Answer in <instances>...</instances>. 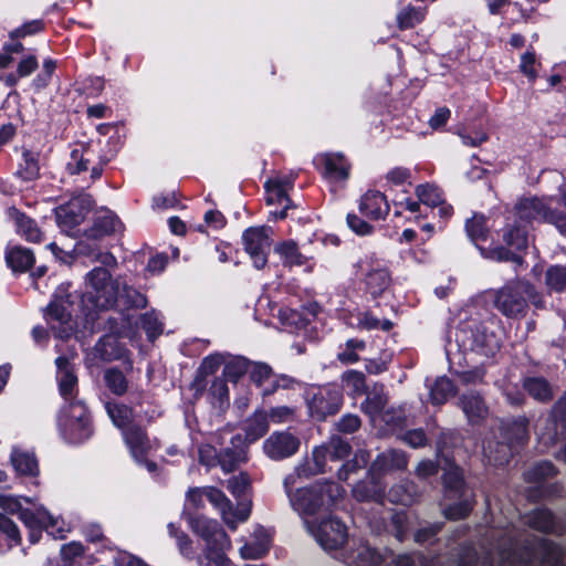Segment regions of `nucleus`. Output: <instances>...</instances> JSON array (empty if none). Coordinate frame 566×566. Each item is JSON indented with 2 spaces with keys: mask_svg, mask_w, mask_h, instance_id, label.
Segmentation results:
<instances>
[{
  "mask_svg": "<svg viewBox=\"0 0 566 566\" xmlns=\"http://www.w3.org/2000/svg\"><path fill=\"white\" fill-rule=\"evenodd\" d=\"M388 399L382 392H375L368 396L365 402L361 405V409L371 418L379 415L386 407Z\"/></svg>",
  "mask_w": 566,
  "mask_h": 566,
  "instance_id": "bf43d9fd",
  "label": "nucleus"
},
{
  "mask_svg": "<svg viewBox=\"0 0 566 566\" xmlns=\"http://www.w3.org/2000/svg\"><path fill=\"white\" fill-rule=\"evenodd\" d=\"M142 328L146 332L150 340L155 339L163 333V323L159 314L155 311L145 313L139 318Z\"/></svg>",
  "mask_w": 566,
  "mask_h": 566,
  "instance_id": "4d7b16f0",
  "label": "nucleus"
},
{
  "mask_svg": "<svg viewBox=\"0 0 566 566\" xmlns=\"http://www.w3.org/2000/svg\"><path fill=\"white\" fill-rule=\"evenodd\" d=\"M93 206V200L87 193L72 197L66 203L55 209V218L59 227L67 234H73L77 226L82 223Z\"/></svg>",
  "mask_w": 566,
  "mask_h": 566,
  "instance_id": "0eeeda50",
  "label": "nucleus"
},
{
  "mask_svg": "<svg viewBox=\"0 0 566 566\" xmlns=\"http://www.w3.org/2000/svg\"><path fill=\"white\" fill-rule=\"evenodd\" d=\"M467 232L473 241L485 240L488 228L485 227V218L483 216H473L467 221Z\"/></svg>",
  "mask_w": 566,
  "mask_h": 566,
  "instance_id": "680f3d73",
  "label": "nucleus"
},
{
  "mask_svg": "<svg viewBox=\"0 0 566 566\" xmlns=\"http://www.w3.org/2000/svg\"><path fill=\"white\" fill-rule=\"evenodd\" d=\"M57 368V382L61 396L67 401H76L77 377L74 374L71 358L67 356H59L55 359Z\"/></svg>",
  "mask_w": 566,
  "mask_h": 566,
  "instance_id": "a211bd4d",
  "label": "nucleus"
},
{
  "mask_svg": "<svg viewBox=\"0 0 566 566\" xmlns=\"http://www.w3.org/2000/svg\"><path fill=\"white\" fill-rule=\"evenodd\" d=\"M545 282L549 290L563 292L566 289V266H549L545 273Z\"/></svg>",
  "mask_w": 566,
  "mask_h": 566,
  "instance_id": "3c124183",
  "label": "nucleus"
},
{
  "mask_svg": "<svg viewBox=\"0 0 566 566\" xmlns=\"http://www.w3.org/2000/svg\"><path fill=\"white\" fill-rule=\"evenodd\" d=\"M530 419L526 416L507 417L499 420L497 431L501 439L511 444H523L530 439Z\"/></svg>",
  "mask_w": 566,
  "mask_h": 566,
  "instance_id": "dca6fc26",
  "label": "nucleus"
},
{
  "mask_svg": "<svg viewBox=\"0 0 566 566\" xmlns=\"http://www.w3.org/2000/svg\"><path fill=\"white\" fill-rule=\"evenodd\" d=\"M408 465V455L405 451L390 449L380 453L371 463L369 474L379 478L392 471H402Z\"/></svg>",
  "mask_w": 566,
  "mask_h": 566,
  "instance_id": "6ab92c4d",
  "label": "nucleus"
},
{
  "mask_svg": "<svg viewBox=\"0 0 566 566\" xmlns=\"http://www.w3.org/2000/svg\"><path fill=\"white\" fill-rule=\"evenodd\" d=\"M190 526L206 542V558L216 566H230L231 562L226 556V551L230 549L231 542L219 523L205 516H198L191 518Z\"/></svg>",
  "mask_w": 566,
  "mask_h": 566,
  "instance_id": "f03ea898",
  "label": "nucleus"
},
{
  "mask_svg": "<svg viewBox=\"0 0 566 566\" xmlns=\"http://www.w3.org/2000/svg\"><path fill=\"white\" fill-rule=\"evenodd\" d=\"M120 277L113 279L108 270L94 268L86 274L82 305L88 312L111 308L118 296Z\"/></svg>",
  "mask_w": 566,
  "mask_h": 566,
  "instance_id": "f257e3e1",
  "label": "nucleus"
},
{
  "mask_svg": "<svg viewBox=\"0 0 566 566\" xmlns=\"http://www.w3.org/2000/svg\"><path fill=\"white\" fill-rule=\"evenodd\" d=\"M7 263L13 271H27L34 262L33 253L25 248H13L7 253Z\"/></svg>",
  "mask_w": 566,
  "mask_h": 566,
  "instance_id": "58836bf2",
  "label": "nucleus"
},
{
  "mask_svg": "<svg viewBox=\"0 0 566 566\" xmlns=\"http://www.w3.org/2000/svg\"><path fill=\"white\" fill-rule=\"evenodd\" d=\"M357 566H376L380 563L381 556L368 546H360L356 553Z\"/></svg>",
  "mask_w": 566,
  "mask_h": 566,
  "instance_id": "338daca9",
  "label": "nucleus"
},
{
  "mask_svg": "<svg viewBox=\"0 0 566 566\" xmlns=\"http://www.w3.org/2000/svg\"><path fill=\"white\" fill-rule=\"evenodd\" d=\"M549 419L555 423V426L566 429V392L553 405L549 412Z\"/></svg>",
  "mask_w": 566,
  "mask_h": 566,
  "instance_id": "0e129e2a",
  "label": "nucleus"
},
{
  "mask_svg": "<svg viewBox=\"0 0 566 566\" xmlns=\"http://www.w3.org/2000/svg\"><path fill=\"white\" fill-rule=\"evenodd\" d=\"M251 363L241 356L230 357L226 359L223 376L230 381H238L250 369Z\"/></svg>",
  "mask_w": 566,
  "mask_h": 566,
  "instance_id": "a18cd8bd",
  "label": "nucleus"
},
{
  "mask_svg": "<svg viewBox=\"0 0 566 566\" xmlns=\"http://www.w3.org/2000/svg\"><path fill=\"white\" fill-rule=\"evenodd\" d=\"M367 289L374 297L384 293L390 284V276L386 270H375L367 274L366 277Z\"/></svg>",
  "mask_w": 566,
  "mask_h": 566,
  "instance_id": "49530a36",
  "label": "nucleus"
},
{
  "mask_svg": "<svg viewBox=\"0 0 566 566\" xmlns=\"http://www.w3.org/2000/svg\"><path fill=\"white\" fill-rule=\"evenodd\" d=\"M59 429L71 443H81L93 434L90 412L83 401H70L60 412Z\"/></svg>",
  "mask_w": 566,
  "mask_h": 566,
  "instance_id": "7ed1b4c3",
  "label": "nucleus"
},
{
  "mask_svg": "<svg viewBox=\"0 0 566 566\" xmlns=\"http://www.w3.org/2000/svg\"><path fill=\"white\" fill-rule=\"evenodd\" d=\"M385 488L377 474H369V479L359 481L352 490L353 496L359 502H380Z\"/></svg>",
  "mask_w": 566,
  "mask_h": 566,
  "instance_id": "c85d7f7f",
  "label": "nucleus"
},
{
  "mask_svg": "<svg viewBox=\"0 0 566 566\" xmlns=\"http://www.w3.org/2000/svg\"><path fill=\"white\" fill-rule=\"evenodd\" d=\"M523 388L535 400L546 403L554 397L552 385L543 377H526Z\"/></svg>",
  "mask_w": 566,
  "mask_h": 566,
  "instance_id": "2f4dec72",
  "label": "nucleus"
},
{
  "mask_svg": "<svg viewBox=\"0 0 566 566\" xmlns=\"http://www.w3.org/2000/svg\"><path fill=\"white\" fill-rule=\"evenodd\" d=\"M557 474V469L549 461H542L524 472V479L528 483H541Z\"/></svg>",
  "mask_w": 566,
  "mask_h": 566,
  "instance_id": "37998d69",
  "label": "nucleus"
},
{
  "mask_svg": "<svg viewBox=\"0 0 566 566\" xmlns=\"http://www.w3.org/2000/svg\"><path fill=\"white\" fill-rule=\"evenodd\" d=\"M104 380L114 395L122 396L128 390V380L117 368L107 369L104 374Z\"/></svg>",
  "mask_w": 566,
  "mask_h": 566,
  "instance_id": "8fccbe9b",
  "label": "nucleus"
},
{
  "mask_svg": "<svg viewBox=\"0 0 566 566\" xmlns=\"http://www.w3.org/2000/svg\"><path fill=\"white\" fill-rule=\"evenodd\" d=\"M88 159L84 157V153L80 149H73L66 169L70 174L75 175L87 170Z\"/></svg>",
  "mask_w": 566,
  "mask_h": 566,
  "instance_id": "774afa93",
  "label": "nucleus"
},
{
  "mask_svg": "<svg viewBox=\"0 0 566 566\" xmlns=\"http://www.w3.org/2000/svg\"><path fill=\"white\" fill-rule=\"evenodd\" d=\"M450 499L454 500L452 504L443 507L442 513L446 518L451 521L464 520L468 517L473 510L474 494L467 493L461 495H454Z\"/></svg>",
  "mask_w": 566,
  "mask_h": 566,
  "instance_id": "7c9ffc66",
  "label": "nucleus"
},
{
  "mask_svg": "<svg viewBox=\"0 0 566 566\" xmlns=\"http://www.w3.org/2000/svg\"><path fill=\"white\" fill-rule=\"evenodd\" d=\"M318 473V446L313 447L311 454L305 455L298 464L294 468L293 473L285 476L283 486L285 493L290 492V489L297 481L311 480Z\"/></svg>",
  "mask_w": 566,
  "mask_h": 566,
  "instance_id": "aec40b11",
  "label": "nucleus"
},
{
  "mask_svg": "<svg viewBox=\"0 0 566 566\" xmlns=\"http://www.w3.org/2000/svg\"><path fill=\"white\" fill-rule=\"evenodd\" d=\"M455 394V387L451 379L447 377L438 378L430 390L431 402L443 405L449 397Z\"/></svg>",
  "mask_w": 566,
  "mask_h": 566,
  "instance_id": "c03bdc74",
  "label": "nucleus"
},
{
  "mask_svg": "<svg viewBox=\"0 0 566 566\" xmlns=\"http://www.w3.org/2000/svg\"><path fill=\"white\" fill-rule=\"evenodd\" d=\"M324 400L326 406L321 407L323 416L336 415L343 405V390L338 385H329L324 388Z\"/></svg>",
  "mask_w": 566,
  "mask_h": 566,
  "instance_id": "a19ab883",
  "label": "nucleus"
},
{
  "mask_svg": "<svg viewBox=\"0 0 566 566\" xmlns=\"http://www.w3.org/2000/svg\"><path fill=\"white\" fill-rule=\"evenodd\" d=\"M455 338L463 352H472L484 357L494 356L501 347L496 335L489 332L484 323L476 321L461 326Z\"/></svg>",
  "mask_w": 566,
  "mask_h": 566,
  "instance_id": "20e7f679",
  "label": "nucleus"
},
{
  "mask_svg": "<svg viewBox=\"0 0 566 566\" xmlns=\"http://www.w3.org/2000/svg\"><path fill=\"white\" fill-rule=\"evenodd\" d=\"M244 459L242 449L226 448L219 452L218 464L224 472H232Z\"/></svg>",
  "mask_w": 566,
  "mask_h": 566,
  "instance_id": "603ef678",
  "label": "nucleus"
},
{
  "mask_svg": "<svg viewBox=\"0 0 566 566\" xmlns=\"http://www.w3.org/2000/svg\"><path fill=\"white\" fill-rule=\"evenodd\" d=\"M347 541V528L339 518L329 515L321 516V547L325 551H337Z\"/></svg>",
  "mask_w": 566,
  "mask_h": 566,
  "instance_id": "2eb2a0df",
  "label": "nucleus"
},
{
  "mask_svg": "<svg viewBox=\"0 0 566 566\" xmlns=\"http://www.w3.org/2000/svg\"><path fill=\"white\" fill-rule=\"evenodd\" d=\"M503 240L509 247L521 251L527 247V230L522 226L511 227L503 234Z\"/></svg>",
  "mask_w": 566,
  "mask_h": 566,
  "instance_id": "6e6d98bb",
  "label": "nucleus"
},
{
  "mask_svg": "<svg viewBox=\"0 0 566 566\" xmlns=\"http://www.w3.org/2000/svg\"><path fill=\"white\" fill-rule=\"evenodd\" d=\"M124 300L125 304L129 307L143 308L147 305V298L144 294L138 292L132 286H128L124 281L120 280V289L118 296Z\"/></svg>",
  "mask_w": 566,
  "mask_h": 566,
  "instance_id": "864d4df0",
  "label": "nucleus"
},
{
  "mask_svg": "<svg viewBox=\"0 0 566 566\" xmlns=\"http://www.w3.org/2000/svg\"><path fill=\"white\" fill-rule=\"evenodd\" d=\"M19 518L30 530V541L32 543L39 541L42 528H45L49 534L55 537H63V530L57 527V518H54L44 507H38L35 511L22 509Z\"/></svg>",
  "mask_w": 566,
  "mask_h": 566,
  "instance_id": "9d476101",
  "label": "nucleus"
},
{
  "mask_svg": "<svg viewBox=\"0 0 566 566\" xmlns=\"http://www.w3.org/2000/svg\"><path fill=\"white\" fill-rule=\"evenodd\" d=\"M8 213L15 221L18 232L28 241L39 242L41 240V231L32 219L24 216L14 207L9 208Z\"/></svg>",
  "mask_w": 566,
  "mask_h": 566,
  "instance_id": "473e14b6",
  "label": "nucleus"
},
{
  "mask_svg": "<svg viewBox=\"0 0 566 566\" xmlns=\"http://www.w3.org/2000/svg\"><path fill=\"white\" fill-rule=\"evenodd\" d=\"M301 441L292 432L274 431L263 442V452L274 461L293 457L300 449Z\"/></svg>",
  "mask_w": 566,
  "mask_h": 566,
  "instance_id": "ddd939ff",
  "label": "nucleus"
},
{
  "mask_svg": "<svg viewBox=\"0 0 566 566\" xmlns=\"http://www.w3.org/2000/svg\"><path fill=\"white\" fill-rule=\"evenodd\" d=\"M459 406L472 426L481 424L489 416V407L476 391H469L459 397Z\"/></svg>",
  "mask_w": 566,
  "mask_h": 566,
  "instance_id": "412c9836",
  "label": "nucleus"
},
{
  "mask_svg": "<svg viewBox=\"0 0 566 566\" xmlns=\"http://www.w3.org/2000/svg\"><path fill=\"white\" fill-rule=\"evenodd\" d=\"M359 210L366 217L379 220L388 214L389 205L384 193L369 190L361 197Z\"/></svg>",
  "mask_w": 566,
  "mask_h": 566,
  "instance_id": "bb28decb",
  "label": "nucleus"
},
{
  "mask_svg": "<svg viewBox=\"0 0 566 566\" xmlns=\"http://www.w3.org/2000/svg\"><path fill=\"white\" fill-rule=\"evenodd\" d=\"M442 522L428 523L416 531L413 535L415 541L420 544L433 543L436 536L442 530Z\"/></svg>",
  "mask_w": 566,
  "mask_h": 566,
  "instance_id": "e2e57ef3",
  "label": "nucleus"
},
{
  "mask_svg": "<svg viewBox=\"0 0 566 566\" xmlns=\"http://www.w3.org/2000/svg\"><path fill=\"white\" fill-rule=\"evenodd\" d=\"M324 450L323 457L332 460H342L349 455L352 451L350 444L340 437H333L327 446L321 447Z\"/></svg>",
  "mask_w": 566,
  "mask_h": 566,
  "instance_id": "09e8293b",
  "label": "nucleus"
},
{
  "mask_svg": "<svg viewBox=\"0 0 566 566\" xmlns=\"http://www.w3.org/2000/svg\"><path fill=\"white\" fill-rule=\"evenodd\" d=\"M269 430L268 415L263 411H256L244 422L245 439L254 442L263 437Z\"/></svg>",
  "mask_w": 566,
  "mask_h": 566,
  "instance_id": "f704fd0d",
  "label": "nucleus"
},
{
  "mask_svg": "<svg viewBox=\"0 0 566 566\" xmlns=\"http://www.w3.org/2000/svg\"><path fill=\"white\" fill-rule=\"evenodd\" d=\"M11 462L13 468L19 474L33 475L38 471V463L33 454L13 450L11 454Z\"/></svg>",
  "mask_w": 566,
  "mask_h": 566,
  "instance_id": "79ce46f5",
  "label": "nucleus"
},
{
  "mask_svg": "<svg viewBox=\"0 0 566 566\" xmlns=\"http://www.w3.org/2000/svg\"><path fill=\"white\" fill-rule=\"evenodd\" d=\"M242 240L254 266L256 269L264 268L271 247V229L266 227L249 228L243 232Z\"/></svg>",
  "mask_w": 566,
  "mask_h": 566,
  "instance_id": "9b49d317",
  "label": "nucleus"
},
{
  "mask_svg": "<svg viewBox=\"0 0 566 566\" xmlns=\"http://www.w3.org/2000/svg\"><path fill=\"white\" fill-rule=\"evenodd\" d=\"M423 493V490L413 481L405 480L392 486L389 491L390 501L401 505H412Z\"/></svg>",
  "mask_w": 566,
  "mask_h": 566,
  "instance_id": "c756f323",
  "label": "nucleus"
},
{
  "mask_svg": "<svg viewBox=\"0 0 566 566\" xmlns=\"http://www.w3.org/2000/svg\"><path fill=\"white\" fill-rule=\"evenodd\" d=\"M123 438L135 461L145 464L149 472H155L156 463L146 459L151 444L144 429L138 426L128 427L124 430Z\"/></svg>",
  "mask_w": 566,
  "mask_h": 566,
  "instance_id": "4468645a",
  "label": "nucleus"
},
{
  "mask_svg": "<svg viewBox=\"0 0 566 566\" xmlns=\"http://www.w3.org/2000/svg\"><path fill=\"white\" fill-rule=\"evenodd\" d=\"M275 251L281 255L287 265L303 264V256L298 252L294 242H284L275 247Z\"/></svg>",
  "mask_w": 566,
  "mask_h": 566,
  "instance_id": "13d9d810",
  "label": "nucleus"
},
{
  "mask_svg": "<svg viewBox=\"0 0 566 566\" xmlns=\"http://www.w3.org/2000/svg\"><path fill=\"white\" fill-rule=\"evenodd\" d=\"M318 314V304L312 302L302 307L301 311L283 308L280 311V319L291 333H303L304 336L315 339V321Z\"/></svg>",
  "mask_w": 566,
  "mask_h": 566,
  "instance_id": "1a4fd4ad",
  "label": "nucleus"
},
{
  "mask_svg": "<svg viewBox=\"0 0 566 566\" xmlns=\"http://www.w3.org/2000/svg\"><path fill=\"white\" fill-rule=\"evenodd\" d=\"M105 409L114 426L119 428L122 432L133 426L130 424L133 410L129 407L116 402H107Z\"/></svg>",
  "mask_w": 566,
  "mask_h": 566,
  "instance_id": "4c0bfd02",
  "label": "nucleus"
},
{
  "mask_svg": "<svg viewBox=\"0 0 566 566\" xmlns=\"http://www.w3.org/2000/svg\"><path fill=\"white\" fill-rule=\"evenodd\" d=\"M122 229V222L109 210L98 212L93 226L85 231V238L90 241H98L111 235Z\"/></svg>",
  "mask_w": 566,
  "mask_h": 566,
  "instance_id": "4be33fe9",
  "label": "nucleus"
},
{
  "mask_svg": "<svg viewBox=\"0 0 566 566\" xmlns=\"http://www.w3.org/2000/svg\"><path fill=\"white\" fill-rule=\"evenodd\" d=\"M532 291L527 281H516L505 285L495 293L494 306L506 317L524 316L527 310L525 293Z\"/></svg>",
  "mask_w": 566,
  "mask_h": 566,
  "instance_id": "423d86ee",
  "label": "nucleus"
},
{
  "mask_svg": "<svg viewBox=\"0 0 566 566\" xmlns=\"http://www.w3.org/2000/svg\"><path fill=\"white\" fill-rule=\"evenodd\" d=\"M293 510L300 516L308 535L318 541V491L315 486L292 489L286 493Z\"/></svg>",
  "mask_w": 566,
  "mask_h": 566,
  "instance_id": "39448f33",
  "label": "nucleus"
},
{
  "mask_svg": "<svg viewBox=\"0 0 566 566\" xmlns=\"http://www.w3.org/2000/svg\"><path fill=\"white\" fill-rule=\"evenodd\" d=\"M265 192H266V203L268 205H280L282 206V210L280 211H271V214L274 217V219H284L286 217V211L291 207V200L287 196V192L283 190V188H280L272 184L270 180H268L264 184Z\"/></svg>",
  "mask_w": 566,
  "mask_h": 566,
  "instance_id": "72a5a7b5",
  "label": "nucleus"
},
{
  "mask_svg": "<svg viewBox=\"0 0 566 566\" xmlns=\"http://www.w3.org/2000/svg\"><path fill=\"white\" fill-rule=\"evenodd\" d=\"M422 19L423 13L413 7L403 9L397 17L398 27L400 30L411 29L417 23L422 21Z\"/></svg>",
  "mask_w": 566,
  "mask_h": 566,
  "instance_id": "052dcab7",
  "label": "nucleus"
},
{
  "mask_svg": "<svg viewBox=\"0 0 566 566\" xmlns=\"http://www.w3.org/2000/svg\"><path fill=\"white\" fill-rule=\"evenodd\" d=\"M228 490L232 493L235 497H241L245 495L250 488V480L247 474L241 473L237 476H232L228 480L227 484Z\"/></svg>",
  "mask_w": 566,
  "mask_h": 566,
  "instance_id": "69168bd1",
  "label": "nucleus"
},
{
  "mask_svg": "<svg viewBox=\"0 0 566 566\" xmlns=\"http://www.w3.org/2000/svg\"><path fill=\"white\" fill-rule=\"evenodd\" d=\"M512 448L513 444L504 439L500 440V436L494 434L484 442L483 454L488 464L503 467L507 464L512 458Z\"/></svg>",
  "mask_w": 566,
  "mask_h": 566,
  "instance_id": "b1692460",
  "label": "nucleus"
},
{
  "mask_svg": "<svg viewBox=\"0 0 566 566\" xmlns=\"http://www.w3.org/2000/svg\"><path fill=\"white\" fill-rule=\"evenodd\" d=\"M69 287L70 284L61 285L56 290L53 301L48 306L49 319H55L61 324V328L57 332L60 338H67L73 331L70 325L73 301L71 300L72 295L69 293Z\"/></svg>",
  "mask_w": 566,
  "mask_h": 566,
  "instance_id": "f8f14e48",
  "label": "nucleus"
},
{
  "mask_svg": "<svg viewBox=\"0 0 566 566\" xmlns=\"http://www.w3.org/2000/svg\"><path fill=\"white\" fill-rule=\"evenodd\" d=\"M249 371L251 380L255 385L261 387L265 382L271 384L270 387H265L263 389V395H270L275 390L276 384L275 380L273 379L272 368L269 365L263 363H251Z\"/></svg>",
  "mask_w": 566,
  "mask_h": 566,
  "instance_id": "e433bc0d",
  "label": "nucleus"
},
{
  "mask_svg": "<svg viewBox=\"0 0 566 566\" xmlns=\"http://www.w3.org/2000/svg\"><path fill=\"white\" fill-rule=\"evenodd\" d=\"M271 535L262 526H258L251 535V541L245 542L240 548V555L243 559L262 558L270 549Z\"/></svg>",
  "mask_w": 566,
  "mask_h": 566,
  "instance_id": "a878e982",
  "label": "nucleus"
},
{
  "mask_svg": "<svg viewBox=\"0 0 566 566\" xmlns=\"http://www.w3.org/2000/svg\"><path fill=\"white\" fill-rule=\"evenodd\" d=\"M323 165L324 178L331 182H344L349 177L350 165L342 154H326Z\"/></svg>",
  "mask_w": 566,
  "mask_h": 566,
  "instance_id": "cd10ccee",
  "label": "nucleus"
},
{
  "mask_svg": "<svg viewBox=\"0 0 566 566\" xmlns=\"http://www.w3.org/2000/svg\"><path fill=\"white\" fill-rule=\"evenodd\" d=\"M552 210L553 209H551L536 197L523 198L515 206V211L518 219L525 222L542 220L548 223Z\"/></svg>",
  "mask_w": 566,
  "mask_h": 566,
  "instance_id": "393cba45",
  "label": "nucleus"
},
{
  "mask_svg": "<svg viewBox=\"0 0 566 566\" xmlns=\"http://www.w3.org/2000/svg\"><path fill=\"white\" fill-rule=\"evenodd\" d=\"M205 497L220 512L223 522L231 530H235L238 523L245 522L250 516V501L240 502L238 507L234 510L231 501L226 496V494L213 486L205 488Z\"/></svg>",
  "mask_w": 566,
  "mask_h": 566,
  "instance_id": "6e6552de",
  "label": "nucleus"
},
{
  "mask_svg": "<svg viewBox=\"0 0 566 566\" xmlns=\"http://www.w3.org/2000/svg\"><path fill=\"white\" fill-rule=\"evenodd\" d=\"M416 195L420 202L430 207H438L443 203V198L438 187L430 184L417 186Z\"/></svg>",
  "mask_w": 566,
  "mask_h": 566,
  "instance_id": "5fc2aeb1",
  "label": "nucleus"
},
{
  "mask_svg": "<svg viewBox=\"0 0 566 566\" xmlns=\"http://www.w3.org/2000/svg\"><path fill=\"white\" fill-rule=\"evenodd\" d=\"M18 175L25 181L35 180L40 176L39 154L24 149L22 153V163Z\"/></svg>",
  "mask_w": 566,
  "mask_h": 566,
  "instance_id": "ea45409f",
  "label": "nucleus"
},
{
  "mask_svg": "<svg viewBox=\"0 0 566 566\" xmlns=\"http://www.w3.org/2000/svg\"><path fill=\"white\" fill-rule=\"evenodd\" d=\"M343 495L344 489L340 484L333 481L321 483V506H335L343 500Z\"/></svg>",
  "mask_w": 566,
  "mask_h": 566,
  "instance_id": "de8ad7c7",
  "label": "nucleus"
},
{
  "mask_svg": "<svg viewBox=\"0 0 566 566\" xmlns=\"http://www.w3.org/2000/svg\"><path fill=\"white\" fill-rule=\"evenodd\" d=\"M524 524L544 534L562 535L564 533V525L546 507H538L525 514Z\"/></svg>",
  "mask_w": 566,
  "mask_h": 566,
  "instance_id": "f3484780",
  "label": "nucleus"
},
{
  "mask_svg": "<svg viewBox=\"0 0 566 566\" xmlns=\"http://www.w3.org/2000/svg\"><path fill=\"white\" fill-rule=\"evenodd\" d=\"M442 470V484L447 497L473 493L464 480L463 470L458 464L447 460Z\"/></svg>",
  "mask_w": 566,
  "mask_h": 566,
  "instance_id": "5701e85b",
  "label": "nucleus"
},
{
  "mask_svg": "<svg viewBox=\"0 0 566 566\" xmlns=\"http://www.w3.org/2000/svg\"><path fill=\"white\" fill-rule=\"evenodd\" d=\"M94 350L96 356L106 361L118 359L124 355V347L116 337L111 335L101 338L95 345Z\"/></svg>",
  "mask_w": 566,
  "mask_h": 566,
  "instance_id": "c9c22d12",
  "label": "nucleus"
}]
</instances>
